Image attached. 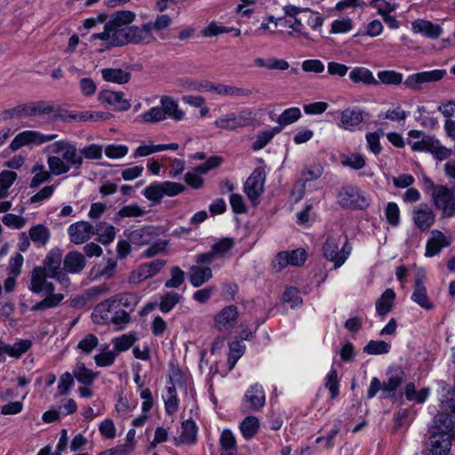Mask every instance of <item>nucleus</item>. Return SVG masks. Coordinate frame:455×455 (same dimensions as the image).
Segmentation results:
<instances>
[{"mask_svg":"<svg viewBox=\"0 0 455 455\" xmlns=\"http://www.w3.org/2000/svg\"><path fill=\"white\" fill-rule=\"evenodd\" d=\"M45 152L49 154L48 168L55 176L65 174L71 169L79 170L84 163V156L70 140L55 141L45 148Z\"/></svg>","mask_w":455,"mask_h":455,"instance_id":"obj_1","label":"nucleus"},{"mask_svg":"<svg viewBox=\"0 0 455 455\" xmlns=\"http://www.w3.org/2000/svg\"><path fill=\"white\" fill-rule=\"evenodd\" d=\"M447 72L445 69H434L430 71H422L411 74L403 82V74L395 70L379 71L377 76L379 84L382 83L387 85H399L402 83L404 87L412 91H421L425 84L435 83L442 80Z\"/></svg>","mask_w":455,"mask_h":455,"instance_id":"obj_2","label":"nucleus"},{"mask_svg":"<svg viewBox=\"0 0 455 455\" xmlns=\"http://www.w3.org/2000/svg\"><path fill=\"white\" fill-rule=\"evenodd\" d=\"M428 449L433 455H448L451 447V440H455L453 417L440 413L435 417L429 429Z\"/></svg>","mask_w":455,"mask_h":455,"instance_id":"obj_3","label":"nucleus"},{"mask_svg":"<svg viewBox=\"0 0 455 455\" xmlns=\"http://www.w3.org/2000/svg\"><path fill=\"white\" fill-rule=\"evenodd\" d=\"M48 275L44 268L36 267L30 275V282L28 286V290L34 294H39L43 291L46 293V297L36 303L32 307V311H44L49 308L59 306L64 299L61 293H54L55 287L52 283L48 282Z\"/></svg>","mask_w":455,"mask_h":455,"instance_id":"obj_4","label":"nucleus"},{"mask_svg":"<svg viewBox=\"0 0 455 455\" xmlns=\"http://www.w3.org/2000/svg\"><path fill=\"white\" fill-rule=\"evenodd\" d=\"M352 247L347 238L340 234H331L323 245L324 259L333 263L334 268L340 267L351 254Z\"/></svg>","mask_w":455,"mask_h":455,"instance_id":"obj_5","label":"nucleus"},{"mask_svg":"<svg viewBox=\"0 0 455 455\" xmlns=\"http://www.w3.org/2000/svg\"><path fill=\"white\" fill-rule=\"evenodd\" d=\"M57 134H44L35 130H26L18 133L9 145L12 151H17L22 147H39L54 140Z\"/></svg>","mask_w":455,"mask_h":455,"instance_id":"obj_6","label":"nucleus"},{"mask_svg":"<svg viewBox=\"0 0 455 455\" xmlns=\"http://www.w3.org/2000/svg\"><path fill=\"white\" fill-rule=\"evenodd\" d=\"M52 111L53 108L52 105L44 101H36L18 105L12 108L6 109L3 112V117L4 119L8 120L50 114Z\"/></svg>","mask_w":455,"mask_h":455,"instance_id":"obj_7","label":"nucleus"},{"mask_svg":"<svg viewBox=\"0 0 455 455\" xmlns=\"http://www.w3.org/2000/svg\"><path fill=\"white\" fill-rule=\"evenodd\" d=\"M150 28L151 26L148 22L141 26H131L121 30L122 45L127 44H149L156 41V36Z\"/></svg>","mask_w":455,"mask_h":455,"instance_id":"obj_8","label":"nucleus"},{"mask_svg":"<svg viewBox=\"0 0 455 455\" xmlns=\"http://www.w3.org/2000/svg\"><path fill=\"white\" fill-rule=\"evenodd\" d=\"M432 197L435 207L442 211L444 218L455 215V193L446 186L439 185L433 188Z\"/></svg>","mask_w":455,"mask_h":455,"instance_id":"obj_9","label":"nucleus"},{"mask_svg":"<svg viewBox=\"0 0 455 455\" xmlns=\"http://www.w3.org/2000/svg\"><path fill=\"white\" fill-rule=\"evenodd\" d=\"M165 264L166 261L161 259L140 264L130 273L128 283L131 284H139L156 275Z\"/></svg>","mask_w":455,"mask_h":455,"instance_id":"obj_10","label":"nucleus"},{"mask_svg":"<svg viewBox=\"0 0 455 455\" xmlns=\"http://www.w3.org/2000/svg\"><path fill=\"white\" fill-rule=\"evenodd\" d=\"M250 121L251 112L244 109L239 112L227 113L217 118L213 124L222 130L234 131L247 126Z\"/></svg>","mask_w":455,"mask_h":455,"instance_id":"obj_11","label":"nucleus"},{"mask_svg":"<svg viewBox=\"0 0 455 455\" xmlns=\"http://www.w3.org/2000/svg\"><path fill=\"white\" fill-rule=\"evenodd\" d=\"M265 180L266 174L264 169L257 167L244 183L243 191L253 204H257L259 197L264 192Z\"/></svg>","mask_w":455,"mask_h":455,"instance_id":"obj_12","label":"nucleus"},{"mask_svg":"<svg viewBox=\"0 0 455 455\" xmlns=\"http://www.w3.org/2000/svg\"><path fill=\"white\" fill-rule=\"evenodd\" d=\"M68 234L71 243L83 244L95 235V229L88 221L81 220L71 224L68 228Z\"/></svg>","mask_w":455,"mask_h":455,"instance_id":"obj_13","label":"nucleus"},{"mask_svg":"<svg viewBox=\"0 0 455 455\" xmlns=\"http://www.w3.org/2000/svg\"><path fill=\"white\" fill-rule=\"evenodd\" d=\"M412 220L421 232H427L434 225L435 214L428 204H420L412 210Z\"/></svg>","mask_w":455,"mask_h":455,"instance_id":"obj_14","label":"nucleus"},{"mask_svg":"<svg viewBox=\"0 0 455 455\" xmlns=\"http://www.w3.org/2000/svg\"><path fill=\"white\" fill-rule=\"evenodd\" d=\"M363 121V111L358 107L347 108L339 114L338 126L341 129L355 132Z\"/></svg>","mask_w":455,"mask_h":455,"instance_id":"obj_15","label":"nucleus"},{"mask_svg":"<svg viewBox=\"0 0 455 455\" xmlns=\"http://www.w3.org/2000/svg\"><path fill=\"white\" fill-rule=\"evenodd\" d=\"M237 317V307L234 305L227 306L214 315V327L219 331H229L235 327Z\"/></svg>","mask_w":455,"mask_h":455,"instance_id":"obj_16","label":"nucleus"},{"mask_svg":"<svg viewBox=\"0 0 455 455\" xmlns=\"http://www.w3.org/2000/svg\"><path fill=\"white\" fill-rule=\"evenodd\" d=\"M98 100L103 104L110 105L117 111H127L131 108V101L124 98L122 92L103 90L100 92Z\"/></svg>","mask_w":455,"mask_h":455,"instance_id":"obj_17","label":"nucleus"},{"mask_svg":"<svg viewBox=\"0 0 455 455\" xmlns=\"http://www.w3.org/2000/svg\"><path fill=\"white\" fill-rule=\"evenodd\" d=\"M265 392L262 386L254 384L251 386L246 391L243 407L244 411H259L265 404Z\"/></svg>","mask_w":455,"mask_h":455,"instance_id":"obj_18","label":"nucleus"},{"mask_svg":"<svg viewBox=\"0 0 455 455\" xmlns=\"http://www.w3.org/2000/svg\"><path fill=\"white\" fill-rule=\"evenodd\" d=\"M425 279L426 275L424 271H419L417 273L411 299L422 308L429 310L433 308V303L427 295V291L424 284Z\"/></svg>","mask_w":455,"mask_h":455,"instance_id":"obj_19","label":"nucleus"},{"mask_svg":"<svg viewBox=\"0 0 455 455\" xmlns=\"http://www.w3.org/2000/svg\"><path fill=\"white\" fill-rule=\"evenodd\" d=\"M157 235V228L148 226L131 231L127 235V239L134 245L143 246L150 244Z\"/></svg>","mask_w":455,"mask_h":455,"instance_id":"obj_20","label":"nucleus"},{"mask_svg":"<svg viewBox=\"0 0 455 455\" xmlns=\"http://www.w3.org/2000/svg\"><path fill=\"white\" fill-rule=\"evenodd\" d=\"M411 31L430 39H437L443 33V28L440 25L434 24L429 20L417 19L411 23Z\"/></svg>","mask_w":455,"mask_h":455,"instance_id":"obj_21","label":"nucleus"},{"mask_svg":"<svg viewBox=\"0 0 455 455\" xmlns=\"http://www.w3.org/2000/svg\"><path fill=\"white\" fill-rule=\"evenodd\" d=\"M451 242L443 232L435 229L431 232V236L426 244V257H433L437 255L443 248L448 247Z\"/></svg>","mask_w":455,"mask_h":455,"instance_id":"obj_22","label":"nucleus"},{"mask_svg":"<svg viewBox=\"0 0 455 455\" xmlns=\"http://www.w3.org/2000/svg\"><path fill=\"white\" fill-rule=\"evenodd\" d=\"M364 202L363 197L361 196L359 189L355 187H344L338 195V202L342 207L353 208L360 206L359 200Z\"/></svg>","mask_w":455,"mask_h":455,"instance_id":"obj_23","label":"nucleus"},{"mask_svg":"<svg viewBox=\"0 0 455 455\" xmlns=\"http://www.w3.org/2000/svg\"><path fill=\"white\" fill-rule=\"evenodd\" d=\"M188 277L192 286L197 288L212 278V270L209 266L193 265L189 268Z\"/></svg>","mask_w":455,"mask_h":455,"instance_id":"obj_24","label":"nucleus"},{"mask_svg":"<svg viewBox=\"0 0 455 455\" xmlns=\"http://www.w3.org/2000/svg\"><path fill=\"white\" fill-rule=\"evenodd\" d=\"M62 253L60 249L51 250L45 259H44L43 266L38 267L44 268L49 277L55 276L61 269Z\"/></svg>","mask_w":455,"mask_h":455,"instance_id":"obj_25","label":"nucleus"},{"mask_svg":"<svg viewBox=\"0 0 455 455\" xmlns=\"http://www.w3.org/2000/svg\"><path fill=\"white\" fill-rule=\"evenodd\" d=\"M91 39L102 40L108 47L122 46L121 30H114L108 22L104 26L103 32L92 35Z\"/></svg>","mask_w":455,"mask_h":455,"instance_id":"obj_26","label":"nucleus"},{"mask_svg":"<svg viewBox=\"0 0 455 455\" xmlns=\"http://www.w3.org/2000/svg\"><path fill=\"white\" fill-rule=\"evenodd\" d=\"M207 91L222 96H230L236 98L249 97L251 94V91L249 89L222 84H212L208 86Z\"/></svg>","mask_w":455,"mask_h":455,"instance_id":"obj_27","label":"nucleus"},{"mask_svg":"<svg viewBox=\"0 0 455 455\" xmlns=\"http://www.w3.org/2000/svg\"><path fill=\"white\" fill-rule=\"evenodd\" d=\"M164 115L174 121H181L185 118V112L180 108L179 104L172 97L163 96L160 100Z\"/></svg>","mask_w":455,"mask_h":455,"instance_id":"obj_28","label":"nucleus"},{"mask_svg":"<svg viewBox=\"0 0 455 455\" xmlns=\"http://www.w3.org/2000/svg\"><path fill=\"white\" fill-rule=\"evenodd\" d=\"M64 268L71 274L80 273L86 266L84 256L78 251L67 253L63 259Z\"/></svg>","mask_w":455,"mask_h":455,"instance_id":"obj_29","label":"nucleus"},{"mask_svg":"<svg viewBox=\"0 0 455 455\" xmlns=\"http://www.w3.org/2000/svg\"><path fill=\"white\" fill-rule=\"evenodd\" d=\"M135 17V13L131 11H117L110 16L108 23L112 27V28H114V30H124L127 28L124 26L133 22Z\"/></svg>","mask_w":455,"mask_h":455,"instance_id":"obj_30","label":"nucleus"},{"mask_svg":"<svg viewBox=\"0 0 455 455\" xmlns=\"http://www.w3.org/2000/svg\"><path fill=\"white\" fill-rule=\"evenodd\" d=\"M116 308L112 298L105 299L96 306L92 313L93 321L96 323H103L110 321V313L113 309Z\"/></svg>","mask_w":455,"mask_h":455,"instance_id":"obj_31","label":"nucleus"},{"mask_svg":"<svg viewBox=\"0 0 455 455\" xmlns=\"http://www.w3.org/2000/svg\"><path fill=\"white\" fill-rule=\"evenodd\" d=\"M349 78L353 83H363L366 85H378L379 81L374 77L373 73L364 68L356 67L349 73Z\"/></svg>","mask_w":455,"mask_h":455,"instance_id":"obj_32","label":"nucleus"},{"mask_svg":"<svg viewBox=\"0 0 455 455\" xmlns=\"http://www.w3.org/2000/svg\"><path fill=\"white\" fill-rule=\"evenodd\" d=\"M220 445L222 450L220 455H237L236 439L230 429L222 431L220 437Z\"/></svg>","mask_w":455,"mask_h":455,"instance_id":"obj_33","label":"nucleus"},{"mask_svg":"<svg viewBox=\"0 0 455 455\" xmlns=\"http://www.w3.org/2000/svg\"><path fill=\"white\" fill-rule=\"evenodd\" d=\"M291 10L292 11V27H291V29L288 30L287 33L296 38H305L308 41H314L309 33L305 29L301 19L297 17L299 14L298 8L291 7Z\"/></svg>","mask_w":455,"mask_h":455,"instance_id":"obj_34","label":"nucleus"},{"mask_svg":"<svg viewBox=\"0 0 455 455\" xmlns=\"http://www.w3.org/2000/svg\"><path fill=\"white\" fill-rule=\"evenodd\" d=\"M259 420L255 416H247L239 425L240 432L245 440L252 439L259 432Z\"/></svg>","mask_w":455,"mask_h":455,"instance_id":"obj_35","label":"nucleus"},{"mask_svg":"<svg viewBox=\"0 0 455 455\" xmlns=\"http://www.w3.org/2000/svg\"><path fill=\"white\" fill-rule=\"evenodd\" d=\"M28 235L31 241L38 246H44L51 238L50 229L43 224L31 227Z\"/></svg>","mask_w":455,"mask_h":455,"instance_id":"obj_36","label":"nucleus"},{"mask_svg":"<svg viewBox=\"0 0 455 455\" xmlns=\"http://www.w3.org/2000/svg\"><path fill=\"white\" fill-rule=\"evenodd\" d=\"M395 299L393 289H387L376 301V311L379 315H386L391 311Z\"/></svg>","mask_w":455,"mask_h":455,"instance_id":"obj_37","label":"nucleus"},{"mask_svg":"<svg viewBox=\"0 0 455 455\" xmlns=\"http://www.w3.org/2000/svg\"><path fill=\"white\" fill-rule=\"evenodd\" d=\"M101 75L105 81L118 84H126L131 79V74L121 68H103Z\"/></svg>","mask_w":455,"mask_h":455,"instance_id":"obj_38","label":"nucleus"},{"mask_svg":"<svg viewBox=\"0 0 455 455\" xmlns=\"http://www.w3.org/2000/svg\"><path fill=\"white\" fill-rule=\"evenodd\" d=\"M182 431L178 439H175L176 443L192 444L196 440L197 427L196 423L192 420H186L181 426Z\"/></svg>","mask_w":455,"mask_h":455,"instance_id":"obj_39","label":"nucleus"},{"mask_svg":"<svg viewBox=\"0 0 455 455\" xmlns=\"http://www.w3.org/2000/svg\"><path fill=\"white\" fill-rule=\"evenodd\" d=\"M166 413L172 415L178 411L179 400L177 391L174 384L171 382L170 386L166 387L165 392L163 394Z\"/></svg>","mask_w":455,"mask_h":455,"instance_id":"obj_40","label":"nucleus"},{"mask_svg":"<svg viewBox=\"0 0 455 455\" xmlns=\"http://www.w3.org/2000/svg\"><path fill=\"white\" fill-rule=\"evenodd\" d=\"M73 376L77 379L78 382L86 386H90L97 378V373L86 368L84 363H78L73 369Z\"/></svg>","mask_w":455,"mask_h":455,"instance_id":"obj_41","label":"nucleus"},{"mask_svg":"<svg viewBox=\"0 0 455 455\" xmlns=\"http://www.w3.org/2000/svg\"><path fill=\"white\" fill-rule=\"evenodd\" d=\"M95 234L99 235V241L102 244L112 243L116 237V229L114 226L108 223H99L95 228Z\"/></svg>","mask_w":455,"mask_h":455,"instance_id":"obj_42","label":"nucleus"},{"mask_svg":"<svg viewBox=\"0 0 455 455\" xmlns=\"http://www.w3.org/2000/svg\"><path fill=\"white\" fill-rule=\"evenodd\" d=\"M69 116L79 122H98L108 120L111 117V114L103 111H82Z\"/></svg>","mask_w":455,"mask_h":455,"instance_id":"obj_43","label":"nucleus"},{"mask_svg":"<svg viewBox=\"0 0 455 455\" xmlns=\"http://www.w3.org/2000/svg\"><path fill=\"white\" fill-rule=\"evenodd\" d=\"M112 298V300L116 306L117 307H123L124 308H127L131 311L134 309L136 305L138 304V297L135 293L132 292H123L116 294Z\"/></svg>","mask_w":455,"mask_h":455,"instance_id":"obj_44","label":"nucleus"},{"mask_svg":"<svg viewBox=\"0 0 455 455\" xmlns=\"http://www.w3.org/2000/svg\"><path fill=\"white\" fill-rule=\"evenodd\" d=\"M32 173L34 174L31 182H30V188H36L39 187L44 182H46L50 180L51 171H47L44 164H36L32 168Z\"/></svg>","mask_w":455,"mask_h":455,"instance_id":"obj_45","label":"nucleus"},{"mask_svg":"<svg viewBox=\"0 0 455 455\" xmlns=\"http://www.w3.org/2000/svg\"><path fill=\"white\" fill-rule=\"evenodd\" d=\"M172 23V19L167 14L157 15L154 21L148 22L151 30L156 33L161 39H164V31L167 29Z\"/></svg>","mask_w":455,"mask_h":455,"instance_id":"obj_46","label":"nucleus"},{"mask_svg":"<svg viewBox=\"0 0 455 455\" xmlns=\"http://www.w3.org/2000/svg\"><path fill=\"white\" fill-rule=\"evenodd\" d=\"M182 299V296L174 291L164 293L160 299L159 309L162 313H169Z\"/></svg>","mask_w":455,"mask_h":455,"instance_id":"obj_47","label":"nucleus"},{"mask_svg":"<svg viewBox=\"0 0 455 455\" xmlns=\"http://www.w3.org/2000/svg\"><path fill=\"white\" fill-rule=\"evenodd\" d=\"M300 117V109L297 107H292L283 111L282 114L277 117L276 123L280 125L279 127L282 128L295 123Z\"/></svg>","mask_w":455,"mask_h":455,"instance_id":"obj_48","label":"nucleus"},{"mask_svg":"<svg viewBox=\"0 0 455 455\" xmlns=\"http://www.w3.org/2000/svg\"><path fill=\"white\" fill-rule=\"evenodd\" d=\"M403 383V377L400 374L391 375L387 381L382 383V391L385 398H393L395 391Z\"/></svg>","mask_w":455,"mask_h":455,"instance_id":"obj_49","label":"nucleus"},{"mask_svg":"<svg viewBox=\"0 0 455 455\" xmlns=\"http://www.w3.org/2000/svg\"><path fill=\"white\" fill-rule=\"evenodd\" d=\"M428 395V388L417 391L413 382H410L405 386V397L408 401H415L419 403H422L427 400Z\"/></svg>","mask_w":455,"mask_h":455,"instance_id":"obj_50","label":"nucleus"},{"mask_svg":"<svg viewBox=\"0 0 455 455\" xmlns=\"http://www.w3.org/2000/svg\"><path fill=\"white\" fill-rule=\"evenodd\" d=\"M354 21L348 17H342L334 20L331 25V34H345L350 32L354 28Z\"/></svg>","mask_w":455,"mask_h":455,"instance_id":"obj_51","label":"nucleus"},{"mask_svg":"<svg viewBox=\"0 0 455 455\" xmlns=\"http://www.w3.org/2000/svg\"><path fill=\"white\" fill-rule=\"evenodd\" d=\"M324 385L331 394V398H337L339 394V381L338 378V372L333 367L326 375Z\"/></svg>","mask_w":455,"mask_h":455,"instance_id":"obj_52","label":"nucleus"},{"mask_svg":"<svg viewBox=\"0 0 455 455\" xmlns=\"http://www.w3.org/2000/svg\"><path fill=\"white\" fill-rule=\"evenodd\" d=\"M281 132V127H274L270 130L261 131L256 136V140L253 143L254 149L263 148L275 134Z\"/></svg>","mask_w":455,"mask_h":455,"instance_id":"obj_53","label":"nucleus"},{"mask_svg":"<svg viewBox=\"0 0 455 455\" xmlns=\"http://www.w3.org/2000/svg\"><path fill=\"white\" fill-rule=\"evenodd\" d=\"M31 345L32 343L28 339H20L12 345L7 344V355L19 358L30 348Z\"/></svg>","mask_w":455,"mask_h":455,"instance_id":"obj_54","label":"nucleus"},{"mask_svg":"<svg viewBox=\"0 0 455 455\" xmlns=\"http://www.w3.org/2000/svg\"><path fill=\"white\" fill-rule=\"evenodd\" d=\"M244 350L245 346L239 341H235L229 344V354L228 358L229 369H233L235 367L236 362L243 355Z\"/></svg>","mask_w":455,"mask_h":455,"instance_id":"obj_55","label":"nucleus"},{"mask_svg":"<svg viewBox=\"0 0 455 455\" xmlns=\"http://www.w3.org/2000/svg\"><path fill=\"white\" fill-rule=\"evenodd\" d=\"M390 345L384 340H371L363 351L369 355H382L389 352Z\"/></svg>","mask_w":455,"mask_h":455,"instance_id":"obj_56","label":"nucleus"},{"mask_svg":"<svg viewBox=\"0 0 455 455\" xmlns=\"http://www.w3.org/2000/svg\"><path fill=\"white\" fill-rule=\"evenodd\" d=\"M264 4V0H240L237 4V11L243 16H250L258 8Z\"/></svg>","mask_w":455,"mask_h":455,"instance_id":"obj_57","label":"nucleus"},{"mask_svg":"<svg viewBox=\"0 0 455 455\" xmlns=\"http://www.w3.org/2000/svg\"><path fill=\"white\" fill-rule=\"evenodd\" d=\"M136 403L130 402L125 396L120 395L116 403V411L119 417H128L131 412L135 409Z\"/></svg>","mask_w":455,"mask_h":455,"instance_id":"obj_58","label":"nucleus"},{"mask_svg":"<svg viewBox=\"0 0 455 455\" xmlns=\"http://www.w3.org/2000/svg\"><path fill=\"white\" fill-rule=\"evenodd\" d=\"M185 281V272L180 267L171 268V278L168 279L164 286L166 288H179Z\"/></svg>","mask_w":455,"mask_h":455,"instance_id":"obj_59","label":"nucleus"},{"mask_svg":"<svg viewBox=\"0 0 455 455\" xmlns=\"http://www.w3.org/2000/svg\"><path fill=\"white\" fill-rule=\"evenodd\" d=\"M140 117L144 123H157L166 119L161 107H153L142 113Z\"/></svg>","mask_w":455,"mask_h":455,"instance_id":"obj_60","label":"nucleus"},{"mask_svg":"<svg viewBox=\"0 0 455 455\" xmlns=\"http://www.w3.org/2000/svg\"><path fill=\"white\" fill-rule=\"evenodd\" d=\"M136 341L133 334H124L114 340V350L119 355L120 352L128 350Z\"/></svg>","mask_w":455,"mask_h":455,"instance_id":"obj_61","label":"nucleus"},{"mask_svg":"<svg viewBox=\"0 0 455 455\" xmlns=\"http://www.w3.org/2000/svg\"><path fill=\"white\" fill-rule=\"evenodd\" d=\"M117 352L113 350L102 351L94 356L95 363L99 367H108L115 363Z\"/></svg>","mask_w":455,"mask_h":455,"instance_id":"obj_62","label":"nucleus"},{"mask_svg":"<svg viewBox=\"0 0 455 455\" xmlns=\"http://www.w3.org/2000/svg\"><path fill=\"white\" fill-rule=\"evenodd\" d=\"M104 152L108 158L118 159L125 156L129 148L126 145L110 144L105 148Z\"/></svg>","mask_w":455,"mask_h":455,"instance_id":"obj_63","label":"nucleus"},{"mask_svg":"<svg viewBox=\"0 0 455 455\" xmlns=\"http://www.w3.org/2000/svg\"><path fill=\"white\" fill-rule=\"evenodd\" d=\"M385 216L391 226H398L400 223V209L397 204L394 202L388 203L385 209Z\"/></svg>","mask_w":455,"mask_h":455,"instance_id":"obj_64","label":"nucleus"}]
</instances>
